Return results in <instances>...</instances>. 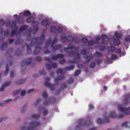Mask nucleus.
Wrapping results in <instances>:
<instances>
[{"mask_svg": "<svg viewBox=\"0 0 130 130\" xmlns=\"http://www.w3.org/2000/svg\"><path fill=\"white\" fill-rule=\"evenodd\" d=\"M5 21L2 20H0V25H2L5 24Z\"/></svg>", "mask_w": 130, "mask_h": 130, "instance_id": "nucleus-62", "label": "nucleus"}, {"mask_svg": "<svg viewBox=\"0 0 130 130\" xmlns=\"http://www.w3.org/2000/svg\"><path fill=\"white\" fill-rule=\"evenodd\" d=\"M64 78V76L63 75H62L61 76H58L55 79V81L56 82L55 84L56 85H58V82H56L57 81L61 80L63 79Z\"/></svg>", "mask_w": 130, "mask_h": 130, "instance_id": "nucleus-14", "label": "nucleus"}, {"mask_svg": "<svg viewBox=\"0 0 130 130\" xmlns=\"http://www.w3.org/2000/svg\"><path fill=\"white\" fill-rule=\"evenodd\" d=\"M61 38L62 40L64 42L67 40L70 42H72L74 40V38L70 35H68L67 37H66V34H62L61 36Z\"/></svg>", "mask_w": 130, "mask_h": 130, "instance_id": "nucleus-7", "label": "nucleus"}, {"mask_svg": "<svg viewBox=\"0 0 130 130\" xmlns=\"http://www.w3.org/2000/svg\"><path fill=\"white\" fill-rule=\"evenodd\" d=\"M32 61V58H29L26 60H24L21 63V66L23 67L25 64L28 65Z\"/></svg>", "mask_w": 130, "mask_h": 130, "instance_id": "nucleus-11", "label": "nucleus"}, {"mask_svg": "<svg viewBox=\"0 0 130 130\" xmlns=\"http://www.w3.org/2000/svg\"><path fill=\"white\" fill-rule=\"evenodd\" d=\"M87 39L85 38H83L81 39L82 42L85 44L87 42Z\"/></svg>", "mask_w": 130, "mask_h": 130, "instance_id": "nucleus-41", "label": "nucleus"}, {"mask_svg": "<svg viewBox=\"0 0 130 130\" xmlns=\"http://www.w3.org/2000/svg\"><path fill=\"white\" fill-rule=\"evenodd\" d=\"M57 39L56 38H55L54 39L53 41L52 44L51 45V47H53V46L55 44V43L57 41Z\"/></svg>", "mask_w": 130, "mask_h": 130, "instance_id": "nucleus-35", "label": "nucleus"}, {"mask_svg": "<svg viewBox=\"0 0 130 130\" xmlns=\"http://www.w3.org/2000/svg\"><path fill=\"white\" fill-rule=\"evenodd\" d=\"M125 40L127 42H130V36H128L126 37Z\"/></svg>", "mask_w": 130, "mask_h": 130, "instance_id": "nucleus-46", "label": "nucleus"}, {"mask_svg": "<svg viewBox=\"0 0 130 130\" xmlns=\"http://www.w3.org/2000/svg\"><path fill=\"white\" fill-rule=\"evenodd\" d=\"M94 108V107L92 105H89V109L90 110L93 109Z\"/></svg>", "mask_w": 130, "mask_h": 130, "instance_id": "nucleus-57", "label": "nucleus"}, {"mask_svg": "<svg viewBox=\"0 0 130 130\" xmlns=\"http://www.w3.org/2000/svg\"><path fill=\"white\" fill-rule=\"evenodd\" d=\"M105 49V48L104 46H101L100 48V50L101 51H104Z\"/></svg>", "mask_w": 130, "mask_h": 130, "instance_id": "nucleus-55", "label": "nucleus"}, {"mask_svg": "<svg viewBox=\"0 0 130 130\" xmlns=\"http://www.w3.org/2000/svg\"><path fill=\"white\" fill-rule=\"evenodd\" d=\"M78 122L79 124V125L76 126V130H77L78 128H79L82 126H88L90 124H91V123H89V122L87 123V121H85L84 119H83L79 120Z\"/></svg>", "mask_w": 130, "mask_h": 130, "instance_id": "nucleus-6", "label": "nucleus"}, {"mask_svg": "<svg viewBox=\"0 0 130 130\" xmlns=\"http://www.w3.org/2000/svg\"><path fill=\"white\" fill-rule=\"evenodd\" d=\"M42 96H43L44 98H46L47 96V94L46 93V92H43L42 94Z\"/></svg>", "mask_w": 130, "mask_h": 130, "instance_id": "nucleus-47", "label": "nucleus"}, {"mask_svg": "<svg viewBox=\"0 0 130 130\" xmlns=\"http://www.w3.org/2000/svg\"><path fill=\"white\" fill-rule=\"evenodd\" d=\"M26 106L24 105L23 106L21 109L20 111L21 112H24L26 110Z\"/></svg>", "mask_w": 130, "mask_h": 130, "instance_id": "nucleus-38", "label": "nucleus"}, {"mask_svg": "<svg viewBox=\"0 0 130 130\" xmlns=\"http://www.w3.org/2000/svg\"><path fill=\"white\" fill-rule=\"evenodd\" d=\"M27 28V26L26 25H24L21 27L20 29V32L17 34V35L21 34V33L24 31Z\"/></svg>", "mask_w": 130, "mask_h": 130, "instance_id": "nucleus-21", "label": "nucleus"}, {"mask_svg": "<svg viewBox=\"0 0 130 130\" xmlns=\"http://www.w3.org/2000/svg\"><path fill=\"white\" fill-rule=\"evenodd\" d=\"M20 14H21V15H22V14H23L25 16H27L28 17L30 15V13L28 11L26 10L23 13H20Z\"/></svg>", "mask_w": 130, "mask_h": 130, "instance_id": "nucleus-24", "label": "nucleus"}, {"mask_svg": "<svg viewBox=\"0 0 130 130\" xmlns=\"http://www.w3.org/2000/svg\"><path fill=\"white\" fill-rule=\"evenodd\" d=\"M94 41L93 40H91L89 41L88 45L89 46H92L93 44Z\"/></svg>", "mask_w": 130, "mask_h": 130, "instance_id": "nucleus-44", "label": "nucleus"}, {"mask_svg": "<svg viewBox=\"0 0 130 130\" xmlns=\"http://www.w3.org/2000/svg\"><path fill=\"white\" fill-rule=\"evenodd\" d=\"M115 51L117 53L119 54L121 52V50L120 48H119L117 49H116Z\"/></svg>", "mask_w": 130, "mask_h": 130, "instance_id": "nucleus-50", "label": "nucleus"}, {"mask_svg": "<svg viewBox=\"0 0 130 130\" xmlns=\"http://www.w3.org/2000/svg\"><path fill=\"white\" fill-rule=\"evenodd\" d=\"M111 58L112 59H116L117 58V56L115 55H112L111 56Z\"/></svg>", "mask_w": 130, "mask_h": 130, "instance_id": "nucleus-60", "label": "nucleus"}, {"mask_svg": "<svg viewBox=\"0 0 130 130\" xmlns=\"http://www.w3.org/2000/svg\"><path fill=\"white\" fill-rule=\"evenodd\" d=\"M44 36L43 34L41 35L39 38L37 37L33 38L30 35H29L27 40L31 41L30 46H31L35 45H36V50L34 53L35 55H36L40 52L41 49L40 45L42 42L44 40Z\"/></svg>", "mask_w": 130, "mask_h": 130, "instance_id": "nucleus-2", "label": "nucleus"}, {"mask_svg": "<svg viewBox=\"0 0 130 130\" xmlns=\"http://www.w3.org/2000/svg\"><path fill=\"white\" fill-rule=\"evenodd\" d=\"M61 45H57L53 47V50L54 51L57 50H59L61 49Z\"/></svg>", "mask_w": 130, "mask_h": 130, "instance_id": "nucleus-22", "label": "nucleus"}, {"mask_svg": "<svg viewBox=\"0 0 130 130\" xmlns=\"http://www.w3.org/2000/svg\"><path fill=\"white\" fill-rule=\"evenodd\" d=\"M79 41V39L78 37H76L74 38L73 41H74L77 44L78 43Z\"/></svg>", "mask_w": 130, "mask_h": 130, "instance_id": "nucleus-36", "label": "nucleus"}, {"mask_svg": "<svg viewBox=\"0 0 130 130\" xmlns=\"http://www.w3.org/2000/svg\"><path fill=\"white\" fill-rule=\"evenodd\" d=\"M121 35L120 33L116 32L113 37L112 38V40L113 44L115 45H117L120 43L119 39L121 37Z\"/></svg>", "mask_w": 130, "mask_h": 130, "instance_id": "nucleus-4", "label": "nucleus"}, {"mask_svg": "<svg viewBox=\"0 0 130 130\" xmlns=\"http://www.w3.org/2000/svg\"><path fill=\"white\" fill-rule=\"evenodd\" d=\"M59 61L60 63L61 64H64L65 62V60L64 59H63L62 60H60Z\"/></svg>", "mask_w": 130, "mask_h": 130, "instance_id": "nucleus-64", "label": "nucleus"}, {"mask_svg": "<svg viewBox=\"0 0 130 130\" xmlns=\"http://www.w3.org/2000/svg\"><path fill=\"white\" fill-rule=\"evenodd\" d=\"M53 68H55L57 67V64L56 63H53L51 66Z\"/></svg>", "mask_w": 130, "mask_h": 130, "instance_id": "nucleus-56", "label": "nucleus"}, {"mask_svg": "<svg viewBox=\"0 0 130 130\" xmlns=\"http://www.w3.org/2000/svg\"><path fill=\"white\" fill-rule=\"evenodd\" d=\"M80 70H77L74 74V75L75 76H77L80 74Z\"/></svg>", "mask_w": 130, "mask_h": 130, "instance_id": "nucleus-54", "label": "nucleus"}, {"mask_svg": "<svg viewBox=\"0 0 130 130\" xmlns=\"http://www.w3.org/2000/svg\"><path fill=\"white\" fill-rule=\"evenodd\" d=\"M64 78V76L63 75H62L61 76H58L55 79V81L56 82L55 84L56 85H58V82H56L57 81L61 80L63 79Z\"/></svg>", "mask_w": 130, "mask_h": 130, "instance_id": "nucleus-15", "label": "nucleus"}, {"mask_svg": "<svg viewBox=\"0 0 130 130\" xmlns=\"http://www.w3.org/2000/svg\"><path fill=\"white\" fill-rule=\"evenodd\" d=\"M26 80L25 78H24L20 80L15 82V84L17 85H21L25 83Z\"/></svg>", "mask_w": 130, "mask_h": 130, "instance_id": "nucleus-20", "label": "nucleus"}, {"mask_svg": "<svg viewBox=\"0 0 130 130\" xmlns=\"http://www.w3.org/2000/svg\"><path fill=\"white\" fill-rule=\"evenodd\" d=\"M95 63L94 62H92L90 64V67L91 68H93L95 67Z\"/></svg>", "mask_w": 130, "mask_h": 130, "instance_id": "nucleus-48", "label": "nucleus"}, {"mask_svg": "<svg viewBox=\"0 0 130 130\" xmlns=\"http://www.w3.org/2000/svg\"><path fill=\"white\" fill-rule=\"evenodd\" d=\"M11 83V81H9L6 82L5 84H4L2 87L0 89V91H4V89L8 87Z\"/></svg>", "mask_w": 130, "mask_h": 130, "instance_id": "nucleus-13", "label": "nucleus"}, {"mask_svg": "<svg viewBox=\"0 0 130 130\" xmlns=\"http://www.w3.org/2000/svg\"><path fill=\"white\" fill-rule=\"evenodd\" d=\"M57 33L61 34L62 32V28L61 27H58L56 29Z\"/></svg>", "mask_w": 130, "mask_h": 130, "instance_id": "nucleus-33", "label": "nucleus"}, {"mask_svg": "<svg viewBox=\"0 0 130 130\" xmlns=\"http://www.w3.org/2000/svg\"><path fill=\"white\" fill-rule=\"evenodd\" d=\"M56 28L54 26H51V31L53 33H55L56 32Z\"/></svg>", "mask_w": 130, "mask_h": 130, "instance_id": "nucleus-26", "label": "nucleus"}, {"mask_svg": "<svg viewBox=\"0 0 130 130\" xmlns=\"http://www.w3.org/2000/svg\"><path fill=\"white\" fill-rule=\"evenodd\" d=\"M118 109L119 112H121L122 114H119L117 117L119 118H123L124 116L130 114V107L128 108H125L124 106L122 105L119 104L118 105Z\"/></svg>", "mask_w": 130, "mask_h": 130, "instance_id": "nucleus-3", "label": "nucleus"}, {"mask_svg": "<svg viewBox=\"0 0 130 130\" xmlns=\"http://www.w3.org/2000/svg\"><path fill=\"white\" fill-rule=\"evenodd\" d=\"M45 72L44 70H42L39 72V73L40 75L44 74H45Z\"/></svg>", "mask_w": 130, "mask_h": 130, "instance_id": "nucleus-58", "label": "nucleus"}, {"mask_svg": "<svg viewBox=\"0 0 130 130\" xmlns=\"http://www.w3.org/2000/svg\"><path fill=\"white\" fill-rule=\"evenodd\" d=\"M27 20L29 22H33L34 20V18H32L31 17H29L27 18Z\"/></svg>", "mask_w": 130, "mask_h": 130, "instance_id": "nucleus-39", "label": "nucleus"}, {"mask_svg": "<svg viewBox=\"0 0 130 130\" xmlns=\"http://www.w3.org/2000/svg\"><path fill=\"white\" fill-rule=\"evenodd\" d=\"M21 43V41L20 40H17L15 42V44L18 45Z\"/></svg>", "mask_w": 130, "mask_h": 130, "instance_id": "nucleus-51", "label": "nucleus"}, {"mask_svg": "<svg viewBox=\"0 0 130 130\" xmlns=\"http://www.w3.org/2000/svg\"><path fill=\"white\" fill-rule=\"evenodd\" d=\"M94 55L95 56L98 57H101L102 55V54L98 52H96Z\"/></svg>", "mask_w": 130, "mask_h": 130, "instance_id": "nucleus-40", "label": "nucleus"}, {"mask_svg": "<svg viewBox=\"0 0 130 130\" xmlns=\"http://www.w3.org/2000/svg\"><path fill=\"white\" fill-rule=\"evenodd\" d=\"M108 50L111 52H113L115 50V47L114 46H111L108 48Z\"/></svg>", "mask_w": 130, "mask_h": 130, "instance_id": "nucleus-34", "label": "nucleus"}, {"mask_svg": "<svg viewBox=\"0 0 130 130\" xmlns=\"http://www.w3.org/2000/svg\"><path fill=\"white\" fill-rule=\"evenodd\" d=\"M11 28L12 29L11 34V36H14L16 33L17 29V27L16 26V21H14L13 22L11 26Z\"/></svg>", "mask_w": 130, "mask_h": 130, "instance_id": "nucleus-9", "label": "nucleus"}, {"mask_svg": "<svg viewBox=\"0 0 130 130\" xmlns=\"http://www.w3.org/2000/svg\"><path fill=\"white\" fill-rule=\"evenodd\" d=\"M7 42H5L3 43L1 47L2 50H3L7 47Z\"/></svg>", "mask_w": 130, "mask_h": 130, "instance_id": "nucleus-29", "label": "nucleus"}, {"mask_svg": "<svg viewBox=\"0 0 130 130\" xmlns=\"http://www.w3.org/2000/svg\"><path fill=\"white\" fill-rule=\"evenodd\" d=\"M9 32L8 30L4 32V35L5 36H7L9 35Z\"/></svg>", "mask_w": 130, "mask_h": 130, "instance_id": "nucleus-59", "label": "nucleus"}, {"mask_svg": "<svg viewBox=\"0 0 130 130\" xmlns=\"http://www.w3.org/2000/svg\"><path fill=\"white\" fill-rule=\"evenodd\" d=\"M63 70L61 69H58L57 71V72L58 74H61L63 72Z\"/></svg>", "mask_w": 130, "mask_h": 130, "instance_id": "nucleus-42", "label": "nucleus"}, {"mask_svg": "<svg viewBox=\"0 0 130 130\" xmlns=\"http://www.w3.org/2000/svg\"><path fill=\"white\" fill-rule=\"evenodd\" d=\"M26 47L27 50V52L28 54H30L31 53V49L29 47V45L28 44H27L26 45Z\"/></svg>", "mask_w": 130, "mask_h": 130, "instance_id": "nucleus-32", "label": "nucleus"}, {"mask_svg": "<svg viewBox=\"0 0 130 130\" xmlns=\"http://www.w3.org/2000/svg\"><path fill=\"white\" fill-rule=\"evenodd\" d=\"M17 20V21L19 23H22L24 22V20L23 19L21 18L20 17H18L15 18Z\"/></svg>", "mask_w": 130, "mask_h": 130, "instance_id": "nucleus-28", "label": "nucleus"}, {"mask_svg": "<svg viewBox=\"0 0 130 130\" xmlns=\"http://www.w3.org/2000/svg\"><path fill=\"white\" fill-rule=\"evenodd\" d=\"M78 50V47H75L73 45L71 44H69L68 45V47L64 49V51L66 52H68V51L70 50L72 51V52L69 53V55L70 56H74V60H69V63H78L80 61V55L79 54L76 53Z\"/></svg>", "mask_w": 130, "mask_h": 130, "instance_id": "nucleus-1", "label": "nucleus"}, {"mask_svg": "<svg viewBox=\"0 0 130 130\" xmlns=\"http://www.w3.org/2000/svg\"><path fill=\"white\" fill-rule=\"evenodd\" d=\"M41 100V99H38L37 100L36 102L34 103V105H37L38 104H39V102Z\"/></svg>", "mask_w": 130, "mask_h": 130, "instance_id": "nucleus-49", "label": "nucleus"}, {"mask_svg": "<svg viewBox=\"0 0 130 130\" xmlns=\"http://www.w3.org/2000/svg\"><path fill=\"white\" fill-rule=\"evenodd\" d=\"M100 39V37H98L96 39V41L95 42V43L97 44H98L99 43V40Z\"/></svg>", "mask_w": 130, "mask_h": 130, "instance_id": "nucleus-63", "label": "nucleus"}, {"mask_svg": "<svg viewBox=\"0 0 130 130\" xmlns=\"http://www.w3.org/2000/svg\"><path fill=\"white\" fill-rule=\"evenodd\" d=\"M109 122L108 118H106V116H105V119L104 120H102L100 118H98L96 120V122L98 124H100L103 123H108Z\"/></svg>", "mask_w": 130, "mask_h": 130, "instance_id": "nucleus-10", "label": "nucleus"}, {"mask_svg": "<svg viewBox=\"0 0 130 130\" xmlns=\"http://www.w3.org/2000/svg\"><path fill=\"white\" fill-rule=\"evenodd\" d=\"M63 57V54H61L57 55L56 56H53L52 57V59L54 60H56L57 59L60 58H62Z\"/></svg>", "mask_w": 130, "mask_h": 130, "instance_id": "nucleus-18", "label": "nucleus"}, {"mask_svg": "<svg viewBox=\"0 0 130 130\" xmlns=\"http://www.w3.org/2000/svg\"><path fill=\"white\" fill-rule=\"evenodd\" d=\"M40 117V115L39 114H32L31 116V117L32 118H37Z\"/></svg>", "mask_w": 130, "mask_h": 130, "instance_id": "nucleus-31", "label": "nucleus"}, {"mask_svg": "<svg viewBox=\"0 0 130 130\" xmlns=\"http://www.w3.org/2000/svg\"><path fill=\"white\" fill-rule=\"evenodd\" d=\"M36 60L38 61H40L41 60V58L40 57L37 56L36 58Z\"/></svg>", "mask_w": 130, "mask_h": 130, "instance_id": "nucleus-61", "label": "nucleus"}, {"mask_svg": "<svg viewBox=\"0 0 130 130\" xmlns=\"http://www.w3.org/2000/svg\"><path fill=\"white\" fill-rule=\"evenodd\" d=\"M45 86L46 87H48L51 91H53L55 89V85L51 84L48 82L50 80L49 78H46L45 79Z\"/></svg>", "mask_w": 130, "mask_h": 130, "instance_id": "nucleus-8", "label": "nucleus"}, {"mask_svg": "<svg viewBox=\"0 0 130 130\" xmlns=\"http://www.w3.org/2000/svg\"><path fill=\"white\" fill-rule=\"evenodd\" d=\"M73 79H70L67 81V84L68 85L71 84L73 83Z\"/></svg>", "mask_w": 130, "mask_h": 130, "instance_id": "nucleus-37", "label": "nucleus"}, {"mask_svg": "<svg viewBox=\"0 0 130 130\" xmlns=\"http://www.w3.org/2000/svg\"><path fill=\"white\" fill-rule=\"evenodd\" d=\"M80 52L82 54L84 55V57L86 59V63H88L94 57V56L92 54L89 55H86L87 52L86 51L84 50H82Z\"/></svg>", "mask_w": 130, "mask_h": 130, "instance_id": "nucleus-5", "label": "nucleus"}, {"mask_svg": "<svg viewBox=\"0 0 130 130\" xmlns=\"http://www.w3.org/2000/svg\"><path fill=\"white\" fill-rule=\"evenodd\" d=\"M121 126L126 128H130V121H125L121 124Z\"/></svg>", "mask_w": 130, "mask_h": 130, "instance_id": "nucleus-12", "label": "nucleus"}, {"mask_svg": "<svg viewBox=\"0 0 130 130\" xmlns=\"http://www.w3.org/2000/svg\"><path fill=\"white\" fill-rule=\"evenodd\" d=\"M106 116V118H107L109 119L110 117H114L116 116V115L114 112H112L111 113L110 115L109 116Z\"/></svg>", "mask_w": 130, "mask_h": 130, "instance_id": "nucleus-27", "label": "nucleus"}, {"mask_svg": "<svg viewBox=\"0 0 130 130\" xmlns=\"http://www.w3.org/2000/svg\"><path fill=\"white\" fill-rule=\"evenodd\" d=\"M75 67V66L73 64L70 67L67 66L65 68V69L68 71L72 70Z\"/></svg>", "mask_w": 130, "mask_h": 130, "instance_id": "nucleus-25", "label": "nucleus"}, {"mask_svg": "<svg viewBox=\"0 0 130 130\" xmlns=\"http://www.w3.org/2000/svg\"><path fill=\"white\" fill-rule=\"evenodd\" d=\"M39 110V112H40L41 111L42 112V114L44 116H46L48 113V111L46 109H44L43 108H40Z\"/></svg>", "mask_w": 130, "mask_h": 130, "instance_id": "nucleus-17", "label": "nucleus"}, {"mask_svg": "<svg viewBox=\"0 0 130 130\" xmlns=\"http://www.w3.org/2000/svg\"><path fill=\"white\" fill-rule=\"evenodd\" d=\"M101 38L102 40L101 43L102 44H104L105 43L106 39H108L106 35H103L102 36Z\"/></svg>", "mask_w": 130, "mask_h": 130, "instance_id": "nucleus-19", "label": "nucleus"}, {"mask_svg": "<svg viewBox=\"0 0 130 130\" xmlns=\"http://www.w3.org/2000/svg\"><path fill=\"white\" fill-rule=\"evenodd\" d=\"M9 71V68L8 67V65L7 64L6 68H5V74H7L8 72Z\"/></svg>", "mask_w": 130, "mask_h": 130, "instance_id": "nucleus-45", "label": "nucleus"}, {"mask_svg": "<svg viewBox=\"0 0 130 130\" xmlns=\"http://www.w3.org/2000/svg\"><path fill=\"white\" fill-rule=\"evenodd\" d=\"M41 25L45 27L47 26L48 25V21L46 20H41Z\"/></svg>", "mask_w": 130, "mask_h": 130, "instance_id": "nucleus-23", "label": "nucleus"}, {"mask_svg": "<svg viewBox=\"0 0 130 130\" xmlns=\"http://www.w3.org/2000/svg\"><path fill=\"white\" fill-rule=\"evenodd\" d=\"M46 68L48 70H50L51 69L52 66L49 64H46Z\"/></svg>", "mask_w": 130, "mask_h": 130, "instance_id": "nucleus-43", "label": "nucleus"}, {"mask_svg": "<svg viewBox=\"0 0 130 130\" xmlns=\"http://www.w3.org/2000/svg\"><path fill=\"white\" fill-rule=\"evenodd\" d=\"M20 92V90H15L13 92V94L14 95H17Z\"/></svg>", "mask_w": 130, "mask_h": 130, "instance_id": "nucleus-52", "label": "nucleus"}, {"mask_svg": "<svg viewBox=\"0 0 130 130\" xmlns=\"http://www.w3.org/2000/svg\"><path fill=\"white\" fill-rule=\"evenodd\" d=\"M66 87V85L65 83H63L62 84L61 86V89H63L64 88Z\"/></svg>", "mask_w": 130, "mask_h": 130, "instance_id": "nucleus-53", "label": "nucleus"}, {"mask_svg": "<svg viewBox=\"0 0 130 130\" xmlns=\"http://www.w3.org/2000/svg\"><path fill=\"white\" fill-rule=\"evenodd\" d=\"M51 39L50 38H49L48 40L46 41V45L45 46V48H47L49 46L50 44L51 43Z\"/></svg>", "mask_w": 130, "mask_h": 130, "instance_id": "nucleus-30", "label": "nucleus"}, {"mask_svg": "<svg viewBox=\"0 0 130 130\" xmlns=\"http://www.w3.org/2000/svg\"><path fill=\"white\" fill-rule=\"evenodd\" d=\"M123 103L124 105H125L128 103V102H130V96H126L124 98L123 100Z\"/></svg>", "mask_w": 130, "mask_h": 130, "instance_id": "nucleus-16", "label": "nucleus"}]
</instances>
